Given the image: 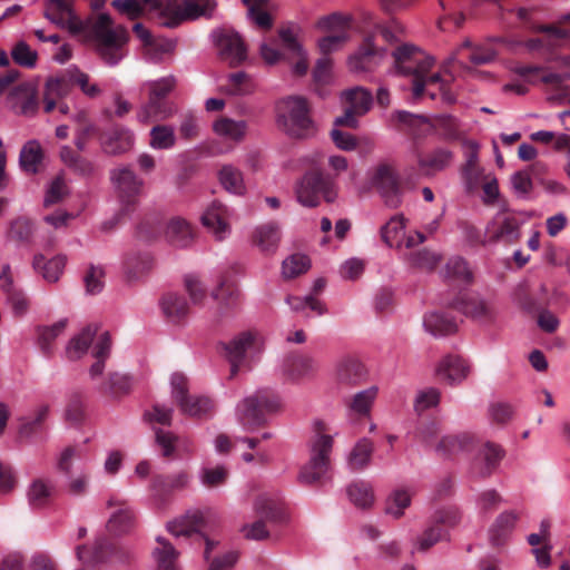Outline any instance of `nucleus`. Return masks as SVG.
I'll use <instances>...</instances> for the list:
<instances>
[{
    "instance_id": "nucleus-8",
    "label": "nucleus",
    "mask_w": 570,
    "mask_h": 570,
    "mask_svg": "<svg viewBox=\"0 0 570 570\" xmlns=\"http://www.w3.org/2000/svg\"><path fill=\"white\" fill-rule=\"evenodd\" d=\"M321 196L327 203L336 198L334 178L317 169L307 171L296 187L297 200L306 207H316Z\"/></svg>"
},
{
    "instance_id": "nucleus-38",
    "label": "nucleus",
    "mask_w": 570,
    "mask_h": 570,
    "mask_svg": "<svg viewBox=\"0 0 570 570\" xmlns=\"http://www.w3.org/2000/svg\"><path fill=\"white\" fill-rule=\"evenodd\" d=\"M425 330L433 336H446L458 331V324L453 317L443 312H431L423 320Z\"/></svg>"
},
{
    "instance_id": "nucleus-61",
    "label": "nucleus",
    "mask_w": 570,
    "mask_h": 570,
    "mask_svg": "<svg viewBox=\"0 0 570 570\" xmlns=\"http://www.w3.org/2000/svg\"><path fill=\"white\" fill-rule=\"evenodd\" d=\"M347 495L357 508H370L374 502V493L370 483L357 481L347 488Z\"/></svg>"
},
{
    "instance_id": "nucleus-35",
    "label": "nucleus",
    "mask_w": 570,
    "mask_h": 570,
    "mask_svg": "<svg viewBox=\"0 0 570 570\" xmlns=\"http://www.w3.org/2000/svg\"><path fill=\"white\" fill-rule=\"evenodd\" d=\"M452 80V76L449 75V78L442 77L440 73L429 75L426 72L424 76H417L413 79V96L415 99L422 97L424 91L426 90L428 95L431 99H435L436 92L431 90L430 87L438 86L439 90L446 95V88L449 87Z\"/></svg>"
},
{
    "instance_id": "nucleus-54",
    "label": "nucleus",
    "mask_w": 570,
    "mask_h": 570,
    "mask_svg": "<svg viewBox=\"0 0 570 570\" xmlns=\"http://www.w3.org/2000/svg\"><path fill=\"white\" fill-rule=\"evenodd\" d=\"M181 412L189 416L206 417L214 411V402L207 396H188L178 404Z\"/></svg>"
},
{
    "instance_id": "nucleus-59",
    "label": "nucleus",
    "mask_w": 570,
    "mask_h": 570,
    "mask_svg": "<svg viewBox=\"0 0 570 570\" xmlns=\"http://www.w3.org/2000/svg\"><path fill=\"white\" fill-rule=\"evenodd\" d=\"M149 146L156 150H167L175 146L176 135L173 127L156 125L149 132Z\"/></svg>"
},
{
    "instance_id": "nucleus-6",
    "label": "nucleus",
    "mask_w": 570,
    "mask_h": 570,
    "mask_svg": "<svg viewBox=\"0 0 570 570\" xmlns=\"http://www.w3.org/2000/svg\"><path fill=\"white\" fill-rule=\"evenodd\" d=\"M115 185L119 210L115 217L119 222L124 216L136 210L139 198L144 193V180L128 166L116 168L110 174Z\"/></svg>"
},
{
    "instance_id": "nucleus-43",
    "label": "nucleus",
    "mask_w": 570,
    "mask_h": 570,
    "mask_svg": "<svg viewBox=\"0 0 570 570\" xmlns=\"http://www.w3.org/2000/svg\"><path fill=\"white\" fill-rule=\"evenodd\" d=\"M157 570H179V552L166 539L158 537L157 547L154 549Z\"/></svg>"
},
{
    "instance_id": "nucleus-20",
    "label": "nucleus",
    "mask_w": 570,
    "mask_h": 570,
    "mask_svg": "<svg viewBox=\"0 0 570 570\" xmlns=\"http://www.w3.org/2000/svg\"><path fill=\"white\" fill-rule=\"evenodd\" d=\"M190 475L187 471H179L169 475H155L151 481V488L155 492V499L159 508L167 504L169 494L175 490L187 488Z\"/></svg>"
},
{
    "instance_id": "nucleus-32",
    "label": "nucleus",
    "mask_w": 570,
    "mask_h": 570,
    "mask_svg": "<svg viewBox=\"0 0 570 570\" xmlns=\"http://www.w3.org/2000/svg\"><path fill=\"white\" fill-rule=\"evenodd\" d=\"M436 373L441 381L455 384L466 377L469 366L462 357L448 355L439 364Z\"/></svg>"
},
{
    "instance_id": "nucleus-10",
    "label": "nucleus",
    "mask_w": 570,
    "mask_h": 570,
    "mask_svg": "<svg viewBox=\"0 0 570 570\" xmlns=\"http://www.w3.org/2000/svg\"><path fill=\"white\" fill-rule=\"evenodd\" d=\"M371 185L381 195L387 207L397 208L402 204V183L392 165L379 164L373 169Z\"/></svg>"
},
{
    "instance_id": "nucleus-39",
    "label": "nucleus",
    "mask_w": 570,
    "mask_h": 570,
    "mask_svg": "<svg viewBox=\"0 0 570 570\" xmlns=\"http://www.w3.org/2000/svg\"><path fill=\"white\" fill-rule=\"evenodd\" d=\"M166 238L173 246L185 248L191 244L194 232L186 220L177 217L168 222Z\"/></svg>"
},
{
    "instance_id": "nucleus-21",
    "label": "nucleus",
    "mask_w": 570,
    "mask_h": 570,
    "mask_svg": "<svg viewBox=\"0 0 570 570\" xmlns=\"http://www.w3.org/2000/svg\"><path fill=\"white\" fill-rule=\"evenodd\" d=\"M9 100L11 107L20 115L30 117L38 110L37 91L30 82L24 81L14 86L9 94Z\"/></svg>"
},
{
    "instance_id": "nucleus-37",
    "label": "nucleus",
    "mask_w": 570,
    "mask_h": 570,
    "mask_svg": "<svg viewBox=\"0 0 570 570\" xmlns=\"http://www.w3.org/2000/svg\"><path fill=\"white\" fill-rule=\"evenodd\" d=\"M278 33L284 48L298 58L293 68L294 73L298 77L304 76L307 72L308 63L293 28L283 27Z\"/></svg>"
},
{
    "instance_id": "nucleus-40",
    "label": "nucleus",
    "mask_w": 570,
    "mask_h": 570,
    "mask_svg": "<svg viewBox=\"0 0 570 570\" xmlns=\"http://www.w3.org/2000/svg\"><path fill=\"white\" fill-rule=\"evenodd\" d=\"M70 90V79L66 77L50 78L47 80L43 92L45 111L51 112L58 100L68 95Z\"/></svg>"
},
{
    "instance_id": "nucleus-16",
    "label": "nucleus",
    "mask_w": 570,
    "mask_h": 570,
    "mask_svg": "<svg viewBox=\"0 0 570 570\" xmlns=\"http://www.w3.org/2000/svg\"><path fill=\"white\" fill-rule=\"evenodd\" d=\"M45 17L52 23L67 28L72 35H80L82 20L75 13L68 0H49L46 3Z\"/></svg>"
},
{
    "instance_id": "nucleus-4",
    "label": "nucleus",
    "mask_w": 570,
    "mask_h": 570,
    "mask_svg": "<svg viewBox=\"0 0 570 570\" xmlns=\"http://www.w3.org/2000/svg\"><path fill=\"white\" fill-rule=\"evenodd\" d=\"M278 407V396L272 391L261 390L237 405V421L246 431L253 432L265 425L266 414L276 412Z\"/></svg>"
},
{
    "instance_id": "nucleus-7",
    "label": "nucleus",
    "mask_w": 570,
    "mask_h": 570,
    "mask_svg": "<svg viewBox=\"0 0 570 570\" xmlns=\"http://www.w3.org/2000/svg\"><path fill=\"white\" fill-rule=\"evenodd\" d=\"M254 509L258 519L254 523L243 527L245 538L250 540H265L269 538L266 522L281 524L287 518L283 503L267 494L257 497Z\"/></svg>"
},
{
    "instance_id": "nucleus-31",
    "label": "nucleus",
    "mask_w": 570,
    "mask_h": 570,
    "mask_svg": "<svg viewBox=\"0 0 570 570\" xmlns=\"http://www.w3.org/2000/svg\"><path fill=\"white\" fill-rule=\"evenodd\" d=\"M154 266V258L149 252L131 250L124 259V271L129 281L138 279L147 274Z\"/></svg>"
},
{
    "instance_id": "nucleus-33",
    "label": "nucleus",
    "mask_w": 570,
    "mask_h": 570,
    "mask_svg": "<svg viewBox=\"0 0 570 570\" xmlns=\"http://www.w3.org/2000/svg\"><path fill=\"white\" fill-rule=\"evenodd\" d=\"M175 114V108L165 99H150L141 106L137 118L142 124L151 121H161L170 118Z\"/></svg>"
},
{
    "instance_id": "nucleus-28",
    "label": "nucleus",
    "mask_w": 570,
    "mask_h": 570,
    "mask_svg": "<svg viewBox=\"0 0 570 570\" xmlns=\"http://www.w3.org/2000/svg\"><path fill=\"white\" fill-rule=\"evenodd\" d=\"M366 377V368L355 358H344L336 366V380L342 386H357L365 382Z\"/></svg>"
},
{
    "instance_id": "nucleus-64",
    "label": "nucleus",
    "mask_w": 570,
    "mask_h": 570,
    "mask_svg": "<svg viewBox=\"0 0 570 570\" xmlns=\"http://www.w3.org/2000/svg\"><path fill=\"white\" fill-rule=\"evenodd\" d=\"M311 267V261L306 255L293 254L282 264V275L286 279L295 278L306 273Z\"/></svg>"
},
{
    "instance_id": "nucleus-34",
    "label": "nucleus",
    "mask_w": 570,
    "mask_h": 570,
    "mask_svg": "<svg viewBox=\"0 0 570 570\" xmlns=\"http://www.w3.org/2000/svg\"><path fill=\"white\" fill-rule=\"evenodd\" d=\"M108 507H119L108 520V531L116 535L128 532L134 524V513L131 509L125 502L115 499L108 501Z\"/></svg>"
},
{
    "instance_id": "nucleus-41",
    "label": "nucleus",
    "mask_w": 570,
    "mask_h": 570,
    "mask_svg": "<svg viewBox=\"0 0 570 570\" xmlns=\"http://www.w3.org/2000/svg\"><path fill=\"white\" fill-rule=\"evenodd\" d=\"M9 267H4L0 276L1 286L7 295V301L17 316L23 315L28 307V298L24 293L16 288L9 278Z\"/></svg>"
},
{
    "instance_id": "nucleus-29",
    "label": "nucleus",
    "mask_w": 570,
    "mask_h": 570,
    "mask_svg": "<svg viewBox=\"0 0 570 570\" xmlns=\"http://www.w3.org/2000/svg\"><path fill=\"white\" fill-rule=\"evenodd\" d=\"M204 528L205 518L198 510L187 511L184 515L167 523V530L175 537L200 533Z\"/></svg>"
},
{
    "instance_id": "nucleus-46",
    "label": "nucleus",
    "mask_w": 570,
    "mask_h": 570,
    "mask_svg": "<svg viewBox=\"0 0 570 570\" xmlns=\"http://www.w3.org/2000/svg\"><path fill=\"white\" fill-rule=\"evenodd\" d=\"M374 452V443L366 438L360 439L347 458L352 471H362L368 466Z\"/></svg>"
},
{
    "instance_id": "nucleus-19",
    "label": "nucleus",
    "mask_w": 570,
    "mask_h": 570,
    "mask_svg": "<svg viewBox=\"0 0 570 570\" xmlns=\"http://www.w3.org/2000/svg\"><path fill=\"white\" fill-rule=\"evenodd\" d=\"M454 154L445 147H435L416 156L417 170L423 177H433L446 170L453 163Z\"/></svg>"
},
{
    "instance_id": "nucleus-53",
    "label": "nucleus",
    "mask_w": 570,
    "mask_h": 570,
    "mask_svg": "<svg viewBox=\"0 0 570 570\" xmlns=\"http://www.w3.org/2000/svg\"><path fill=\"white\" fill-rule=\"evenodd\" d=\"M111 350V338L108 332H104L96 342L92 355L96 362L91 365L89 373L92 379L102 374L105 361L109 357Z\"/></svg>"
},
{
    "instance_id": "nucleus-60",
    "label": "nucleus",
    "mask_w": 570,
    "mask_h": 570,
    "mask_svg": "<svg viewBox=\"0 0 570 570\" xmlns=\"http://www.w3.org/2000/svg\"><path fill=\"white\" fill-rule=\"evenodd\" d=\"M36 230L35 222L27 216H19L10 223L9 238L17 243H30Z\"/></svg>"
},
{
    "instance_id": "nucleus-36",
    "label": "nucleus",
    "mask_w": 570,
    "mask_h": 570,
    "mask_svg": "<svg viewBox=\"0 0 570 570\" xmlns=\"http://www.w3.org/2000/svg\"><path fill=\"white\" fill-rule=\"evenodd\" d=\"M377 386H371L352 395L346 402L350 414L357 417H368L374 401L377 397Z\"/></svg>"
},
{
    "instance_id": "nucleus-58",
    "label": "nucleus",
    "mask_w": 570,
    "mask_h": 570,
    "mask_svg": "<svg viewBox=\"0 0 570 570\" xmlns=\"http://www.w3.org/2000/svg\"><path fill=\"white\" fill-rule=\"evenodd\" d=\"M67 320H60L51 326L38 327V344L46 356L53 353L52 342L65 331Z\"/></svg>"
},
{
    "instance_id": "nucleus-17",
    "label": "nucleus",
    "mask_w": 570,
    "mask_h": 570,
    "mask_svg": "<svg viewBox=\"0 0 570 570\" xmlns=\"http://www.w3.org/2000/svg\"><path fill=\"white\" fill-rule=\"evenodd\" d=\"M225 355L230 364L229 379H234L240 368L246 365V356L256 348V336L250 332L237 335L224 345Z\"/></svg>"
},
{
    "instance_id": "nucleus-27",
    "label": "nucleus",
    "mask_w": 570,
    "mask_h": 570,
    "mask_svg": "<svg viewBox=\"0 0 570 570\" xmlns=\"http://www.w3.org/2000/svg\"><path fill=\"white\" fill-rule=\"evenodd\" d=\"M101 148L108 155H120L128 151L134 145L132 132L122 127L115 126L108 135L101 136Z\"/></svg>"
},
{
    "instance_id": "nucleus-22",
    "label": "nucleus",
    "mask_w": 570,
    "mask_h": 570,
    "mask_svg": "<svg viewBox=\"0 0 570 570\" xmlns=\"http://www.w3.org/2000/svg\"><path fill=\"white\" fill-rule=\"evenodd\" d=\"M513 71L530 83H537L541 81L546 85L552 86L556 89H560L562 83L570 79V72H546L544 67L535 65H518L513 68Z\"/></svg>"
},
{
    "instance_id": "nucleus-12",
    "label": "nucleus",
    "mask_w": 570,
    "mask_h": 570,
    "mask_svg": "<svg viewBox=\"0 0 570 570\" xmlns=\"http://www.w3.org/2000/svg\"><path fill=\"white\" fill-rule=\"evenodd\" d=\"M394 63L399 72L413 76H424L430 72L434 65V59L424 55V52L410 43H404L393 51Z\"/></svg>"
},
{
    "instance_id": "nucleus-55",
    "label": "nucleus",
    "mask_w": 570,
    "mask_h": 570,
    "mask_svg": "<svg viewBox=\"0 0 570 570\" xmlns=\"http://www.w3.org/2000/svg\"><path fill=\"white\" fill-rule=\"evenodd\" d=\"M313 81L316 94L322 98L326 97V86L332 81V60L330 57L323 56L317 60L313 70Z\"/></svg>"
},
{
    "instance_id": "nucleus-13",
    "label": "nucleus",
    "mask_w": 570,
    "mask_h": 570,
    "mask_svg": "<svg viewBox=\"0 0 570 570\" xmlns=\"http://www.w3.org/2000/svg\"><path fill=\"white\" fill-rule=\"evenodd\" d=\"M76 556L85 566H95L112 557L120 562H127L130 559V553L127 550L117 546L115 541L106 537H99L92 548L78 546L76 548Z\"/></svg>"
},
{
    "instance_id": "nucleus-30",
    "label": "nucleus",
    "mask_w": 570,
    "mask_h": 570,
    "mask_svg": "<svg viewBox=\"0 0 570 570\" xmlns=\"http://www.w3.org/2000/svg\"><path fill=\"white\" fill-rule=\"evenodd\" d=\"M252 240L261 252L265 254H274L281 240V229L277 223L268 222L255 228Z\"/></svg>"
},
{
    "instance_id": "nucleus-5",
    "label": "nucleus",
    "mask_w": 570,
    "mask_h": 570,
    "mask_svg": "<svg viewBox=\"0 0 570 570\" xmlns=\"http://www.w3.org/2000/svg\"><path fill=\"white\" fill-rule=\"evenodd\" d=\"M217 8L216 0H164L160 24L176 28L185 21L209 19Z\"/></svg>"
},
{
    "instance_id": "nucleus-48",
    "label": "nucleus",
    "mask_w": 570,
    "mask_h": 570,
    "mask_svg": "<svg viewBox=\"0 0 570 570\" xmlns=\"http://www.w3.org/2000/svg\"><path fill=\"white\" fill-rule=\"evenodd\" d=\"M97 332V325H88L85 327L69 342L66 350L67 357L69 360H78L86 354Z\"/></svg>"
},
{
    "instance_id": "nucleus-23",
    "label": "nucleus",
    "mask_w": 570,
    "mask_h": 570,
    "mask_svg": "<svg viewBox=\"0 0 570 570\" xmlns=\"http://www.w3.org/2000/svg\"><path fill=\"white\" fill-rule=\"evenodd\" d=\"M318 368L317 362L309 355L292 352L283 362V372L292 381L313 375Z\"/></svg>"
},
{
    "instance_id": "nucleus-63",
    "label": "nucleus",
    "mask_w": 570,
    "mask_h": 570,
    "mask_svg": "<svg viewBox=\"0 0 570 570\" xmlns=\"http://www.w3.org/2000/svg\"><path fill=\"white\" fill-rule=\"evenodd\" d=\"M131 389V377L118 372L109 373L107 381L100 387L105 394L120 396L127 394Z\"/></svg>"
},
{
    "instance_id": "nucleus-57",
    "label": "nucleus",
    "mask_w": 570,
    "mask_h": 570,
    "mask_svg": "<svg viewBox=\"0 0 570 570\" xmlns=\"http://www.w3.org/2000/svg\"><path fill=\"white\" fill-rule=\"evenodd\" d=\"M42 159V150L38 141H28L20 151L19 163L26 173L36 174Z\"/></svg>"
},
{
    "instance_id": "nucleus-42",
    "label": "nucleus",
    "mask_w": 570,
    "mask_h": 570,
    "mask_svg": "<svg viewBox=\"0 0 570 570\" xmlns=\"http://www.w3.org/2000/svg\"><path fill=\"white\" fill-rule=\"evenodd\" d=\"M518 518L519 515L515 511H505L495 519L490 529V540L493 546L499 547L507 541Z\"/></svg>"
},
{
    "instance_id": "nucleus-18",
    "label": "nucleus",
    "mask_w": 570,
    "mask_h": 570,
    "mask_svg": "<svg viewBox=\"0 0 570 570\" xmlns=\"http://www.w3.org/2000/svg\"><path fill=\"white\" fill-rule=\"evenodd\" d=\"M520 225L513 214L499 213L487 227V240L512 244L520 237Z\"/></svg>"
},
{
    "instance_id": "nucleus-56",
    "label": "nucleus",
    "mask_w": 570,
    "mask_h": 570,
    "mask_svg": "<svg viewBox=\"0 0 570 570\" xmlns=\"http://www.w3.org/2000/svg\"><path fill=\"white\" fill-rule=\"evenodd\" d=\"M343 98L345 104L361 116L370 110L373 101L372 94L362 87L344 91Z\"/></svg>"
},
{
    "instance_id": "nucleus-47",
    "label": "nucleus",
    "mask_w": 570,
    "mask_h": 570,
    "mask_svg": "<svg viewBox=\"0 0 570 570\" xmlns=\"http://www.w3.org/2000/svg\"><path fill=\"white\" fill-rule=\"evenodd\" d=\"M213 128L218 136L238 142L246 136L248 125L245 120H234L222 117L214 122Z\"/></svg>"
},
{
    "instance_id": "nucleus-14",
    "label": "nucleus",
    "mask_w": 570,
    "mask_h": 570,
    "mask_svg": "<svg viewBox=\"0 0 570 570\" xmlns=\"http://www.w3.org/2000/svg\"><path fill=\"white\" fill-rule=\"evenodd\" d=\"M214 38L220 59L230 67H237L246 60L247 48L238 32L223 28L215 31Z\"/></svg>"
},
{
    "instance_id": "nucleus-50",
    "label": "nucleus",
    "mask_w": 570,
    "mask_h": 570,
    "mask_svg": "<svg viewBox=\"0 0 570 570\" xmlns=\"http://www.w3.org/2000/svg\"><path fill=\"white\" fill-rule=\"evenodd\" d=\"M218 178L220 185L230 194L244 195L246 187L244 184L243 173L233 165H224L219 173Z\"/></svg>"
},
{
    "instance_id": "nucleus-62",
    "label": "nucleus",
    "mask_w": 570,
    "mask_h": 570,
    "mask_svg": "<svg viewBox=\"0 0 570 570\" xmlns=\"http://www.w3.org/2000/svg\"><path fill=\"white\" fill-rule=\"evenodd\" d=\"M213 296L219 302V313L222 316L236 306L237 291L232 283L220 279L218 287L213 292Z\"/></svg>"
},
{
    "instance_id": "nucleus-15",
    "label": "nucleus",
    "mask_w": 570,
    "mask_h": 570,
    "mask_svg": "<svg viewBox=\"0 0 570 570\" xmlns=\"http://www.w3.org/2000/svg\"><path fill=\"white\" fill-rule=\"evenodd\" d=\"M449 306L481 324H489L495 317L493 306L474 293L459 294Z\"/></svg>"
},
{
    "instance_id": "nucleus-11",
    "label": "nucleus",
    "mask_w": 570,
    "mask_h": 570,
    "mask_svg": "<svg viewBox=\"0 0 570 570\" xmlns=\"http://www.w3.org/2000/svg\"><path fill=\"white\" fill-rule=\"evenodd\" d=\"M460 512L455 507H446L435 511L423 534L417 539L420 551H426L435 543L446 539L449 529L460 521Z\"/></svg>"
},
{
    "instance_id": "nucleus-51",
    "label": "nucleus",
    "mask_w": 570,
    "mask_h": 570,
    "mask_svg": "<svg viewBox=\"0 0 570 570\" xmlns=\"http://www.w3.org/2000/svg\"><path fill=\"white\" fill-rule=\"evenodd\" d=\"M66 264L63 256H56L49 261L43 255H36L33 258V268L41 273L43 278L48 282H57L62 273Z\"/></svg>"
},
{
    "instance_id": "nucleus-44",
    "label": "nucleus",
    "mask_w": 570,
    "mask_h": 570,
    "mask_svg": "<svg viewBox=\"0 0 570 570\" xmlns=\"http://www.w3.org/2000/svg\"><path fill=\"white\" fill-rule=\"evenodd\" d=\"M53 489L45 479H35L27 491L28 503L32 509L47 508L52 499Z\"/></svg>"
},
{
    "instance_id": "nucleus-3",
    "label": "nucleus",
    "mask_w": 570,
    "mask_h": 570,
    "mask_svg": "<svg viewBox=\"0 0 570 570\" xmlns=\"http://www.w3.org/2000/svg\"><path fill=\"white\" fill-rule=\"evenodd\" d=\"M315 436L309 442V460L301 469L299 480L305 484L321 483L330 469L333 439L325 434V424H315Z\"/></svg>"
},
{
    "instance_id": "nucleus-9",
    "label": "nucleus",
    "mask_w": 570,
    "mask_h": 570,
    "mask_svg": "<svg viewBox=\"0 0 570 570\" xmlns=\"http://www.w3.org/2000/svg\"><path fill=\"white\" fill-rule=\"evenodd\" d=\"M404 33V27L397 20H391L387 24H376L374 31L367 36L360 49V52L350 59V67L354 70H367L371 60L380 51L375 45V38L381 37L385 42L399 41Z\"/></svg>"
},
{
    "instance_id": "nucleus-1",
    "label": "nucleus",
    "mask_w": 570,
    "mask_h": 570,
    "mask_svg": "<svg viewBox=\"0 0 570 570\" xmlns=\"http://www.w3.org/2000/svg\"><path fill=\"white\" fill-rule=\"evenodd\" d=\"M80 35H86L96 43V49L108 66H116L124 57V46L128 41L125 27L114 28L112 18L108 13L90 16L82 20Z\"/></svg>"
},
{
    "instance_id": "nucleus-24",
    "label": "nucleus",
    "mask_w": 570,
    "mask_h": 570,
    "mask_svg": "<svg viewBox=\"0 0 570 570\" xmlns=\"http://www.w3.org/2000/svg\"><path fill=\"white\" fill-rule=\"evenodd\" d=\"M160 308L167 322L175 325L185 323L190 311L185 296L178 293L164 294Z\"/></svg>"
},
{
    "instance_id": "nucleus-52",
    "label": "nucleus",
    "mask_w": 570,
    "mask_h": 570,
    "mask_svg": "<svg viewBox=\"0 0 570 570\" xmlns=\"http://www.w3.org/2000/svg\"><path fill=\"white\" fill-rule=\"evenodd\" d=\"M466 50H469L466 58L475 66L490 63L497 57V51L491 45L473 46L469 40H466L459 48L458 53L463 56Z\"/></svg>"
},
{
    "instance_id": "nucleus-2",
    "label": "nucleus",
    "mask_w": 570,
    "mask_h": 570,
    "mask_svg": "<svg viewBox=\"0 0 570 570\" xmlns=\"http://www.w3.org/2000/svg\"><path fill=\"white\" fill-rule=\"evenodd\" d=\"M278 124L293 138H306L314 130L311 108L306 98L288 96L276 105Z\"/></svg>"
},
{
    "instance_id": "nucleus-49",
    "label": "nucleus",
    "mask_w": 570,
    "mask_h": 570,
    "mask_svg": "<svg viewBox=\"0 0 570 570\" xmlns=\"http://www.w3.org/2000/svg\"><path fill=\"white\" fill-rule=\"evenodd\" d=\"M412 493L406 488L393 490L385 501V513L394 519L404 515V511L411 505Z\"/></svg>"
},
{
    "instance_id": "nucleus-25",
    "label": "nucleus",
    "mask_w": 570,
    "mask_h": 570,
    "mask_svg": "<svg viewBox=\"0 0 570 570\" xmlns=\"http://www.w3.org/2000/svg\"><path fill=\"white\" fill-rule=\"evenodd\" d=\"M228 209L220 202H213L202 215L203 225L212 232L217 239H223L228 232Z\"/></svg>"
},
{
    "instance_id": "nucleus-45",
    "label": "nucleus",
    "mask_w": 570,
    "mask_h": 570,
    "mask_svg": "<svg viewBox=\"0 0 570 570\" xmlns=\"http://www.w3.org/2000/svg\"><path fill=\"white\" fill-rule=\"evenodd\" d=\"M472 436L468 433L449 434L443 436L435 445V451L441 456H452L470 449Z\"/></svg>"
},
{
    "instance_id": "nucleus-26",
    "label": "nucleus",
    "mask_w": 570,
    "mask_h": 570,
    "mask_svg": "<svg viewBox=\"0 0 570 570\" xmlns=\"http://www.w3.org/2000/svg\"><path fill=\"white\" fill-rule=\"evenodd\" d=\"M111 6L132 20L153 11H157L161 20L164 0H112Z\"/></svg>"
}]
</instances>
